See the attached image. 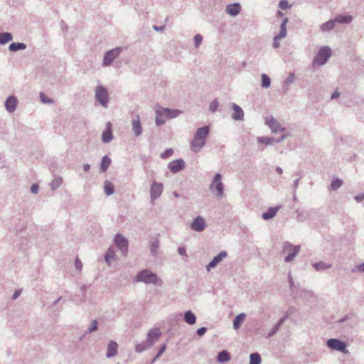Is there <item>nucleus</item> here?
<instances>
[{
  "instance_id": "1",
  "label": "nucleus",
  "mask_w": 364,
  "mask_h": 364,
  "mask_svg": "<svg viewBox=\"0 0 364 364\" xmlns=\"http://www.w3.org/2000/svg\"><path fill=\"white\" fill-rule=\"evenodd\" d=\"M161 335L159 328H151L148 331L146 339L140 343L136 345L135 350L137 353H142L143 351L151 348L154 344L158 341Z\"/></svg>"
},
{
  "instance_id": "2",
  "label": "nucleus",
  "mask_w": 364,
  "mask_h": 364,
  "mask_svg": "<svg viewBox=\"0 0 364 364\" xmlns=\"http://www.w3.org/2000/svg\"><path fill=\"white\" fill-rule=\"evenodd\" d=\"M135 282H142L146 284H154L159 286H161L163 284L162 280L158 277V275L147 269H143L137 273L135 277Z\"/></svg>"
},
{
  "instance_id": "3",
  "label": "nucleus",
  "mask_w": 364,
  "mask_h": 364,
  "mask_svg": "<svg viewBox=\"0 0 364 364\" xmlns=\"http://www.w3.org/2000/svg\"><path fill=\"white\" fill-rule=\"evenodd\" d=\"M209 132V126L198 129L191 141V149L194 152H198L205 145V139Z\"/></svg>"
},
{
  "instance_id": "4",
  "label": "nucleus",
  "mask_w": 364,
  "mask_h": 364,
  "mask_svg": "<svg viewBox=\"0 0 364 364\" xmlns=\"http://www.w3.org/2000/svg\"><path fill=\"white\" fill-rule=\"evenodd\" d=\"M221 174L216 173L209 186L210 191H216V197L218 198H222L224 196V185L221 181Z\"/></svg>"
},
{
  "instance_id": "5",
  "label": "nucleus",
  "mask_w": 364,
  "mask_h": 364,
  "mask_svg": "<svg viewBox=\"0 0 364 364\" xmlns=\"http://www.w3.org/2000/svg\"><path fill=\"white\" fill-rule=\"evenodd\" d=\"M95 100L103 107L107 108L109 101V95L107 90L102 86L99 85L96 87L95 91Z\"/></svg>"
},
{
  "instance_id": "6",
  "label": "nucleus",
  "mask_w": 364,
  "mask_h": 364,
  "mask_svg": "<svg viewBox=\"0 0 364 364\" xmlns=\"http://www.w3.org/2000/svg\"><path fill=\"white\" fill-rule=\"evenodd\" d=\"M331 55V50L328 46L322 47L314 60V63L319 65L326 64Z\"/></svg>"
},
{
  "instance_id": "7",
  "label": "nucleus",
  "mask_w": 364,
  "mask_h": 364,
  "mask_svg": "<svg viewBox=\"0 0 364 364\" xmlns=\"http://www.w3.org/2000/svg\"><path fill=\"white\" fill-rule=\"evenodd\" d=\"M122 48L121 47H116L107 51L105 53L103 58V66H109L112 62L121 54Z\"/></svg>"
},
{
  "instance_id": "8",
  "label": "nucleus",
  "mask_w": 364,
  "mask_h": 364,
  "mask_svg": "<svg viewBox=\"0 0 364 364\" xmlns=\"http://www.w3.org/2000/svg\"><path fill=\"white\" fill-rule=\"evenodd\" d=\"M300 250V246H294L289 242H285L284 245V252H288V255L285 257L284 261L289 262L294 260L295 257L298 255Z\"/></svg>"
},
{
  "instance_id": "9",
  "label": "nucleus",
  "mask_w": 364,
  "mask_h": 364,
  "mask_svg": "<svg viewBox=\"0 0 364 364\" xmlns=\"http://www.w3.org/2000/svg\"><path fill=\"white\" fill-rule=\"evenodd\" d=\"M114 243L117 248L125 255L128 252L129 242L128 240L121 234H117L114 237Z\"/></svg>"
},
{
  "instance_id": "10",
  "label": "nucleus",
  "mask_w": 364,
  "mask_h": 364,
  "mask_svg": "<svg viewBox=\"0 0 364 364\" xmlns=\"http://www.w3.org/2000/svg\"><path fill=\"white\" fill-rule=\"evenodd\" d=\"M327 346L329 348L342 353H346V343L336 338H330L327 341Z\"/></svg>"
},
{
  "instance_id": "11",
  "label": "nucleus",
  "mask_w": 364,
  "mask_h": 364,
  "mask_svg": "<svg viewBox=\"0 0 364 364\" xmlns=\"http://www.w3.org/2000/svg\"><path fill=\"white\" fill-rule=\"evenodd\" d=\"M265 124L269 127L272 132L274 134L278 132H283L286 130V128L282 127L280 123L276 120L273 117L267 118Z\"/></svg>"
},
{
  "instance_id": "12",
  "label": "nucleus",
  "mask_w": 364,
  "mask_h": 364,
  "mask_svg": "<svg viewBox=\"0 0 364 364\" xmlns=\"http://www.w3.org/2000/svg\"><path fill=\"white\" fill-rule=\"evenodd\" d=\"M190 226L193 230L200 232L205 230L206 222L202 216L198 215L193 220Z\"/></svg>"
},
{
  "instance_id": "13",
  "label": "nucleus",
  "mask_w": 364,
  "mask_h": 364,
  "mask_svg": "<svg viewBox=\"0 0 364 364\" xmlns=\"http://www.w3.org/2000/svg\"><path fill=\"white\" fill-rule=\"evenodd\" d=\"M228 256V253L225 251L220 252L218 255L213 257L210 263L206 266V270L210 272L211 269L215 268L218 264L222 262Z\"/></svg>"
},
{
  "instance_id": "14",
  "label": "nucleus",
  "mask_w": 364,
  "mask_h": 364,
  "mask_svg": "<svg viewBox=\"0 0 364 364\" xmlns=\"http://www.w3.org/2000/svg\"><path fill=\"white\" fill-rule=\"evenodd\" d=\"M163 184L157 182H154L151 187V199L152 201L158 198L162 193Z\"/></svg>"
},
{
  "instance_id": "15",
  "label": "nucleus",
  "mask_w": 364,
  "mask_h": 364,
  "mask_svg": "<svg viewBox=\"0 0 364 364\" xmlns=\"http://www.w3.org/2000/svg\"><path fill=\"white\" fill-rule=\"evenodd\" d=\"M18 103V100L14 95L9 96L6 100L5 101V107L6 109L9 113H13L16 109V106Z\"/></svg>"
},
{
  "instance_id": "16",
  "label": "nucleus",
  "mask_w": 364,
  "mask_h": 364,
  "mask_svg": "<svg viewBox=\"0 0 364 364\" xmlns=\"http://www.w3.org/2000/svg\"><path fill=\"white\" fill-rule=\"evenodd\" d=\"M132 128L135 136H139L142 134V127L139 115H136L132 122Z\"/></svg>"
},
{
  "instance_id": "17",
  "label": "nucleus",
  "mask_w": 364,
  "mask_h": 364,
  "mask_svg": "<svg viewBox=\"0 0 364 364\" xmlns=\"http://www.w3.org/2000/svg\"><path fill=\"white\" fill-rule=\"evenodd\" d=\"M118 352V344L117 342L114 341H110L107 345V350L106 353V357L107 358H111L115 356Z\"/></svg>"
},
{
  "instance_id": "18",
  "label": "nucleus",
  "mask_w": 364,
  "mask_h": 364,
  "mask_svg": "<svg viewBox=\"0 0 364 364\" xmlns=\"http://www.w3.org/2000/svg\"><path fill=\"white\" fill-rule=\"evenodd\" d=\"M234 112L232 114V118L236 121H241L244 119V112L242 109L235 103L232 105Z\"/></svg>"
},
{
  "instance_id": "19",
  "label": "nucleus",
  "mask_w": 364,
  "mask_h": 364,
  "mask_svg": "<svg viewBox=\"0 0 364 364\" xmlns=\"http://www.w3.org/2000/svg\"><path fill=\"white\" fill-rule=\"evenodd\" d=\"M185 167L184 161H171L168 164V168L173 173H177Z\"/></svg>"
},
{
  "instance_id": "20",
  "label": "nucleus",
  "mask_w": 364,
  "mask_h": 364,
  "mask_svg": "<svg viewBox=\"0 0 364 364\" xmlns=\"http://www.w3.org/2000/svg\"><path fill=\"white\" fill-rule=\"evenodd\" d=\"M112 124L108 122L107 124L106 129L102 133V140L104 143H109L112 139Z\"/></svg>"
},
{
  "instance_id": "21",
  "label": "nucleus",
  "mask_w": 364,
  "mask_h": 364,
  "mask_svg": "<svg viewBox=\"0 0 364 364\" xmlns=\"http://www.w3.org/2000/svg\"><path fill=\"white\" fill-rule=\"evenodd\" d=\"M241 7L240 4L234 3L232 4H229L225 9L227 14L230 16H235L240 12Z\"/></svg>"
},
{
  "instance_id": "22",
  "label": "nucleus",
  "mask_w": 364,
  "mask_h": 364,
  "mask_svg": "<svg viewBox=\"0 0 364 364\" xmlns=\"http://www.w3.org/2000/svg\"><path fill=\"white\" fill-rule=\"evenodd\" d=\"M280 206L271 207L268 208L267 212L262 213V218L265 220L272 219L275 216Z\"/></svg>"
},
{
  "instance_id": "23",
  "label": "nucleus",
  "mask_w": 364,
  "mask_h": 364,
  "mask_svg": "<svg viewBox=\"0 0 364 364\" xmlns=\"http://www.w3.org/2000/svg\"><path fill=\"white\" fill-rule=\"evenodd\" d=\"M162 112L164 114V117L168 119H173L179 115L181 111L178 109H172L169 108L161 107Z\"/></svg>"
},
{
  "instance_id": "24",
  "label": "nucleus",
  "mask_w": 364,
  "mask_h": 364,
  "mask_svg": "<svg viewBox=\"0 0 364 364\" xmlns=\"http://www.w3.org/2000/svg\"><path fill=\"white\" fill-rule=\"evenodd\" d=\"M247 315L245 313L238 314L233 320V328L237 330L245 321Z\"/></svg>"
},
{
  "instance_id": "25",
  "label": "nucleus",
  "mask_w": 364,
  "mask_h": 364,
  "mask_svg": "<svg viewBox=\"0 0 364 364\" xmlns=\"http://www.w3.org/2000/svg\"><path fill=\"white\" fill-rule=\"evenodd\" d=\"M183 319L188 324L193 325L196 323V316L191 310H188L185 312Z\"/></svg>"
},
{
  "instance_id": "26",
  "label": "nucleus",
  "mask_w": 364,
  "mask_h": 364,
  "mask_svg": "<svg viewBox=\"0 0 364 364\" xmlns=\"http://www.w3.org/2000/svg\"><path fill=\"white\" fill-rule=\"evenodd\" d=\"M166 117H164V114L162 112L161 107H159L156 110V124L157 126H161L165 123Z\"/></svg>"
},
{
  "instance_id": "27",
  "label": "nucleus",
  "mask_w": 364,
  "mask_h": 364,
  "mask_svg": "<svg viewBox=\"0 0 364 364\" xmlns=\"http://www.w3.org/2000/svg\"><path fill=\"white\" fill-rule=\"evenodd\" d=\"M289 21L287 18H284L280 25V31L277 34V38H284L287 36V24Z\"/></svg>"
},
{
  "instance_id": "28",
  "label": "nucleus",
  "mask_w": 364,
  "mask_h": 364,
  "mask_svg": "<svg viewBox=\"0 0 364 364\" xmlns=\"http://www.w3.org/2000/svg\"><path fill=\"white\" fill-rule=\"evenodd\" d=\"M13 40V35L9 32L0 33V45H5Z\"/></svg>"
},
{
  "instance_id": "29",
  "label": "nucleus",
  "mask_w": 364,
  "mask_h": 364,
  "mask_svg": "<svg viewBox=\"0 0 364 364\" xmlns=\"http://www.w3.org/2000/svg\"><path fill=\"white\" fill-rule=\"evenodd\" d=\"M230 360V355L225 350H223L219 352V353L218 354L217 360L219 363H225V362L229 361Z\"/></svg>"
},
{
  "instance_id": "30",
  "label": "nucleus",
  "mask_w": 364,
  "mask_h": 364,
  "mask_svg": "<svg viewBox=\"0 0 364 364\" xmlns=\"http://www.w3.org/2000/svg\"><path fill=\"white\" fill-rule=\"evenodd\" d=\"M312 266L316 271L319 272L329 269L331 267L332 265L331 264L326 263L323 261H320L318 262L314 263Z\"/></svg>"
},
{
  "instance_id": "31",
  "label": "nucleus",
  "mask_w": 364,
  "mask_h": 364,
  "mask_svg": "<svg viewBox=\"0 0 364 364\" xmlns=\"http://www.w3.org/2000/svg\"><path fill=\"white\" fill-rule=\"evenodd\" d=\"M353 17L350 15H338L335 18V21L339 23H349L352 21Z\"/></svg>"
},
{
  "instance_id": "32",
  "label": "nucleus",
  "mask_w": 364,
  "mask_h": 364,
  "mask_svg": "<svg viewBox=\"0 0 364 364\" xmlns=\"http://www.w3.org/2000/svg\"><path fill=\"white\" fill-rule=\"evenodd\" d=\"M26 45L23 43H12L9 45V49L11 52H16L20 50H25Z\"/></svg>"
},
{
  "instance_id": "33",
  "label": "nucleus",
  "mask_w": 364,
  "mask_h": 364,
  "mask_svg": "<svg viewBox=\"0 0 364 364\" xmlns=\"http://www.w3.org/2000/svg\"><path fill=\"white\" fill-rule=\"evenodd\" d=\"M104 191L107 196L112 195L114 191L113 183L109 181H105L104 183Z\"/></svg>"
},
{
  "instance_id": "34",
  "label": "nucleus",
  "mask_w": 364,
  "mask_h": 364,
  "mask_svg": "<svg viewBox=\"0 0 364 364\" xmlns=\"http://www.w3.org/2000/svg\"><path fill=\"white\" fill-rule=\"evenodd\" d=\"M63 183V178L60 176H55L52 181L50 183V187L53 191L59 188Z\"/></svg>"
},
{
  "instance_id": "35",
  "label": "nucleus",
  "mask_w": 364,
  "mask_h": 364,
  "mask_svg": "<svg viewBox=\"0 0 364 364\" xmlns=\"http://www.w3.org/2000/svg\"><path fill=\"white\" fill-rule=\"evenodd\" d=\"M335 23H336V21L335 19L334 20H330L326 23H323L321 26V30L323 32H326V31H330L331 30H332L334 26H335Z\"/></svg>"
},
{
  "instance_id": "36",
  "label": "nucleus",
  "mask_w": 364,
  "mask_h": 364,
  "mask_svg": "<svg viewBox=\"0 0 364 364\" xmlns=\"http://www.w3.org/2000/svg\"><path fill=\"white\" fill-rule=\"evenodd\" d=\"M275 141H276V139L274 137L265 136V137H258L257 138V141L259 144H264L265 145H272L274 143H275Z\"/></svg>"
},
{
  "instance_id": "37",
  "label": "nucleus",
  "mask_w": 364,
  "mask_h": 364,
  "mask_svg": "<svg viewBox=\"0 0 364 364\" xmlns=\"http://www.w3.org/2000/svg\"><path fill=\"white\" fill-rule=\"evenodd\" d=\"M261 81H262L261 86L263 88H268L271 85V79L265 73L262 74Z\"/></svg>"
},
{
  "instance_id": "38",
  "label": "nucleus",
  "mask_w": 364,
  "mask_h": 364,
  "mask_svg": "<svg viewBox=\"0 0 364 364\" xmlns=\"http://www.w3.org/2000/svg\"><path fill=\"white\" fill-rule=\"evenodd\" d=\"M115 255L114 250L112 248L108 249L107 252L105 254V259L106 262L110 265L112 261L114 259Z\"/></svg>"
},
{
  "instance_id": "39",
  "label": "nucleus",
  "mask_w": 364,
  "mask_h": 364,
  "mask_svg": "<svg viewBox=\"0 0 364 364\" xmlns=\"http://www.w3.org/2000/svg\"><path fill=\"white\" fill-rule=\"evenodd\" d=\"M98 328V321L96 319L92 320L89 327L87 328V331H85V334L91 333L92 332H95Z\"/></svg>"
},
{
  "instance_id": "40",
  "label": "nucleus",
  "mask_w": 364,
  "mask_h": 364,
  "mask_svg": "<svg viewBox=\"0 0 364 364\" xmlns=\"http://www.w3.org/2000/svg\"><path fill=\"white\" fill-rule=\"evenodd\" d=\"M260 363H261V357L259 353H254L250 354V364H260Z\"/></svg>"
},
{
  "instance_id": "41",
  "label": "nucleus",
  "mask_w": 364,
  "mask_h": 364,
  "mask_svg": "<svg viewBox=\"0 0 364 364\" xmlns=\"http://www.w3.org/2000/svg\"><path fill=\"white\" fill-rule=\"evenodd\" d=\"M343 181L341 179L336 178L331 181V188L333 191L338 189L342 186Z\"/></svg>"
},
{
  "instance_id": "42",
  "label": "nucleus",
  "mask_w": 364,
  "mask_h": 364,
  "mask_svg": "<svg viewBox=\"0 0 364 364\" xmlns=\"http://www.w3.org/2000/svg\"><path fill=\"white\" fill-rule=\"evenodd\" d=\"M159 246V244L158 240H155L151 244L150 252H151V255L156 256L157 255V250H158Z\"/></svg>"
},
{
  "instance_id": "43",
  "label": "nucleus",
  "mask_w": 364,
  "mask_h": 364,
  "mask_svg": "<svg viewBox=\"0 0 364 364\" xmlns=\"http://www.w3.org/2000/svg\"><path fill=\"white\" fill-rule=\"evenodd\" d=\"M41 101L45 104H53L54 102L53 100L48 97L44 92H41L39 95Z\"/></svg>"
},
{
  "instance_id": "44",
  "label": "nucleus",
  "mask_w": 364,
  "mask_h": 364,
  "mask_svg": "<svg viewBox=\"0 0 364 364\" xmlns=\"http://www.w3.org/2000/svg\"><path fill=\"white\" fill-rule=\"evenodd\" d=\"M166 344L161 345L158 353H156V356L153 358L151 363L152 364V363H155L159 358V357L162 355V353L166 350Z\"/></svg>"
},
{
  "instance_id": "45",
  "label": "nucleus",
  "mask_w": 364,
  "mask_h": 364,
  "mask_svg": "<svg viewBox=\"0 0 364 364\" xmlns=\"http://www.w3.org/2000/svg\"><path fill=\"white\" fill-rule=\"evenodd\" d=\"M173 154V149L171 148L167 149L166 151L162 152L160 155L161 159H166L171 157Z\"/></svg>"
},
{
  "instance_id": "46",
  "label": "nucleus",
  "mask_w": 364,
  "mask_h": 364,
  "mask_svg": "<svg viewBox=\"0 0 364 364\" xmlns=\"http://www.w3.org/2000/svg\"><path fill=\"white\" fill-rule=\"evenodd\" d=\"M218 105H219V103H218V100H214L213 101H212L210 102V104L209 105V110L212 113H215L218 109Z\"/></svg>"
},
{
  "instance_id": "47",
  "label": "nucleus",
  "mask_w": 364,
  "mask_h": 364,
  "mask_svg": "<svg viewBox=\"0 0 364 364\" xmlns=\"http://www.w3.org/2000/svg\"><path fill=\"white\" fill-rule=\"evenodd\" d=\"M112 161H102L100 165V170L102 172H105L108 167L110 166Z\"/></svg>"
},
{
  "instance_id": "48",
  "label": "nucleus",
  "mask_w": 364,
  "mask_h": 364,
  "mask_svg": "<svg viewBox=\"0 0 364 364\" xmlns=\"http://www.w3.org/2000/svg\"><path fill=\"white\" fill-rule=\"evenodd\" d=\"M279 330V325H274V326L271 329L269 332L266 336V338H270L275 335L277 332Z\"/></svg>"
},
{
  "instance_id": "49",
  "label": "nucleus",
  "mask_w": 364,
  "mask_h": 364,
  "mask_svg": "<svg viewBox=\"0 0 364 364\" xmlns=\"http://www.w3.org/2000/svg\"><path fill=\"white\" fill-rule=\"evenodd\" d=\"M203 41V36L200 34H197L194 37V44L196 48H198Z\"/></svg>"
},
{
  "instance_id": "50",
  "label": "nucleus",
  "mask_w": 364,
  "mask_h": 364,
  "mask_svg": "<svg viewBox=\"0 0 364 364\" xmlns=\"http://www.w3.org/2000/svg\"><path fill=\"white\" fill-rule=\"evenodd\" d=\"M294 78H295L294 74L292 73H289L288 77L284 80V85L291 84L294 82Z\"/></svg>"
},
{
  "instance_id": "51",
  "label": "nucleus",
  "mask_w": 364,
  "mask_h": 364,
  "mask_svg": "<svg viewBox=\"0 0 364 364\" xmlns=\"http://www.w3.org/2000/svg\"><path fill=\"white\" fill-rule=\"evenodd\" d=\"M279 6L282 9H289L290 7V6L289 5V3H288V1L287 0H282V1H280Z\"/></svg>"
},
{
  "instance_id": "52",
  "label": "nucleus",
  "mask_w": 364,
  "mask_h": 364,
  "mask_svg": "<svg viewBox=\"0 0 364 364\" xmlns=\"http://www.w3.org/2000/svg\"><path fill=\"white\" fill-rule=\"evenodd\" d=\"M355 271L364 272V262L356 266L354 269H352L353 272H355Z\"/></svg>"
},
{
  "instance_id": "53",
  "label": "nucleus",
  "mask_w": 364,
  "mask_h": 364,
  "mask_svg": "<svg viewBox=\"0 0 364 364\" xmlns=\"http://www.w3.org/2000/svg\"><path fill=\"white\" fill-rule=\"evenodd\" d=\"M288 280L289 283V287L291 291H294V281L291 273L288 274Z\"/></svg>"
},
{
  "instance_id": "54",
  "label": "nucleus",
  "mask_w": 364,
  "mask_h": 364,
  "mask_svg": "<svg viewBox=\"0 0 364 364\" xmlns=\"http://www.w3.org/2000/svg\"><path fill=\"white\" fill-rule=\"evenodd\" d=\"M75 265V268L79 271H80L82 268V263L78 258H76Z\"/></svg>"
},
{
  "instance_id": "55",
  "label": "nucleus",
  "mask_w": 364,
  "mask_h": 364,
  "mask_svg": "<svg viewBox=\"0 0 364 364\" xmlns=\"http://www.w3.org/2000/svg\"><path fill=\"white\" fill-rule=\"evenodd\" d=\"M207 331V328L201 327L197 330V335L198 336H203Z\"/></svg>"
},
{
  "instance_id": "56",
  "label": "nucleus",
  "mask_w": 364,
  "mask_h": 364,
  "mask_svg": "<svg viewBox=\"0 0 364 364\" xmlns=\"http://www.w3.org/2000/svg\"><path fill=\"white\" fill-rule=\"evenodd\" d=\"M38 189H39L38 185L36 183H34L31 187V192L33 194H36V193H38Z\"/></svg>"
},
{
  "instance_id": "57",
  "label": "nucleus",
  "mask_w": 364,
  "mask_h": 364,
  "mask_svg": "<svg viewBox=\"0 0 364 364\" xmlns=\"http://www.w3.org/2000/svg\"><path fill=\"white\" fill-rule=\"evenodd\" d=\"M178 253L182 256H187L186 248L183 247H179L177 250Z\"/></svg>"
},
{
  "instance_id": "58",
  "label": "nucleus",
  "mask_w": 364,
  "mask_h": 364,
  "mask_svg": "<svg viewBox=\"0 0 364 364\" xmlns=\"http://www.w3.org/2000/svg\"><path fill=\"white\" fill-rule=\"evenodd\" d=\"M282 38H277V35L274 37V43H273V47L274 48H277L279 47L280 44L279 43V41Z\"/></svg>"
},
{
  "instance_id": "59",
  "label": "nucleus",
  "mask_w": 364,
  "mask_h": 364,
  "mask_svg": "<svg viewBox=\"0 0 364 364\" xmlns=\"http://www.w3.org/2000/svg\"><path fill=\"white\" fill-rule=\"evenodd\" d=\"M289 136V134H282L280 137L276 139L275 143H280L281 141H284L286 138H287Z\"/></svg>"
},
{
  "instance_id": "60",
  "label": "nucleus",
  "mask_w": 364,
  "mask_h": 364,
  "mask_svg": "<svg viewBox=\"0 0 364 364\" xmlns=\"http://www.w3.org/2000/svg\"><path fill=\"white\" fill-rule=\"evenodd\" d=\"M21 291H22L21 289L16 290L15 292L13 294L12 299L14 300L16 299L20 296V294H21Z\"/></svg>"
},
{
  "instance_id": "61",
  "label": "nucleus",
  "mask_w": 364,
  "mask_h": 364,
  "mask_svg": "<svg viewBox=\"0 0 364 364\" xmlns=\"http://www.w3.org/2000/svg\"><path fill=\"white\" fill-rule=\"evenodd\" d=\"M287 318V316H284V317L280 318L279 321L275 325H279V328H280L281 326L286 321Z\"/></svg>"
},
{
  "instance_id": "62",
  "label": "nucleus",
  "mask_w": 364,
  "mask_h": 364,
  "mask_svg": "<svg viewBox=\"0 0 364 364\" xmlns=\"http://www.w3.org/2000/svg\"><path fill=\"white\" fill-rule=\"evenodd\" d=\"M355 199L357 202H360L364 199V193L361 195L356 196Z\"/></svg>"
},
{
  "instance_id": "63",
  "label": "nucleus",
  "mask_w": 364,
  "mask_h": 364,
  "mask_svg": "<svg viewBox=\"0 0 364 364\" xmlns=\"http://www.w3.org/2000/svg\"><path fill=\"white\" fill-rule=\"evenodd\" d=\"M340 96V92H338V91H335L334 92H333V94L331 95V99H336L337 97H338Z\"/></svg>"
},
{
  "instance_id": "64",
  "label": "nucleus",
  "mask_w": 364,
  "mask_h": 364,
  "mask_svg": "<svg viewBox=\"0 0 364 364\" xmlns=\"http://www.w3.org/2000/svg\"><path fill=\"white\" fill-rule=\"evenodd\" d=\"M164 26H153V28L156 31H161L164 29Z\"/></svg>"
}]
</instances>
